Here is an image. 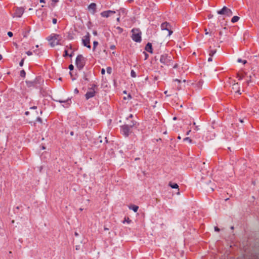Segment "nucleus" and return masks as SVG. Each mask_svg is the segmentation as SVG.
<instances>
[{
  "instance_id": "7",
  "label": "nucleus",
  "mask_w": 259,
  "mask_h": 259,
  "mask_svg": "<svg viewBox=\"0 0 259 259\" xmlns=\"http://www.w3.org/2000/svg\"><path fill=\"white\" fill-rule=\"evenodd\" d=\"M95 55L100 59H105L107 57V52L105 49L100 48L95 53Z\"/></svg>"
},
{
  "instance_id": "47",
  "label": "nucleus",
  "mask_w": 259,
  "mask_h": 259,
  "mask_svg": "<svg viewBox=\"0 0 259 259\" xmlns=\"http://www.w3.org/2000/svg\"><path fill=\"white\" fill-rule=\"evenodd\" d=\"M93 34H94V35H97V31H93Z\"/></svg>"
},
{
  "instance_id": "49",
  "label": "nucleus",
  "mask_w": 259,
  "mask_h": 259,
  "mask_svg": "<svg viewBox=\"0 0 259 259\" xmlns=\"http://www.w3.org/2000/svg\"><path fill=\"white\" fill-rule=\"evenodd\" d=\"M39 2L41 3H46L45 0H39Z\"/></svg>"
},
{
  "instance_id": "22",
  "label": "nucleus",
  "mask_w": 259,
  "mask_h": 259,
  "mask_svg": "<svg viewBox=\"0 0 259 259\" xmlns=\"http://www.w3.org/2000/svg\"><path fill=\"white\" fill-rule=\"evenodd\" d=\"M133 117V115L132 114H130L128 117L127 118V122L126 123H132V121H134L133 120H131V121H129L130 118H132Z\"/></svg>"
},
{
  "instance_id": "59",
  "label": "nucleus",
  "mask_w": 259,
  "mask_h": 259,
  "mask_svg": "<svg viewBox=\"0 0 259 259\" xmlns=\"http://www.w3.org/2000/svg\"><path fill=\"white\" fill-rule=\"evenodd\" d=\"M119 20H120V18H117V21H119Z\"/></svg>"
},
{
  "instance_id": "48",
  "label": "nucleus",
  "mask_w": 259,
  "mask_h": 259,
  "mask_svg": "<svg viewBox=\"0 0 259 259\" xmlns=\"http://www.w3.org/2000/svg\"><path fill=\"white\" fill-rule=\"evenodd\" d=\"M191 131L190 130H189L187 132L186 135H189L190 134V133Z\"/></svg>"
},
{
  "instance_id": "19",
  "label": "nucleus",
  "mask_w": 259,
  "mask_h": 259,
  "mask_svg": "<svg viewBox=\"0 0 259 259\" xmlns=\"http://www.w3.org/2000/svg\"><path fill=\"white\" fill-rule=\"evenodd\" d=\"M239 17H238V16H234L232 18L231 22L232 23H235V22H237L239 20Z\"/></svg>"
},
{
  "instance_id": "54",
  "label": "nucleus",
  "mask_w": 259,
  "mask_h": 259,
  "mask_svg": "<svg viewBox=\"0 0 259 259\" xmlns=\"http://www.w3.org/2000/svg\"><path fill=\"white\" fill-rule=\"evenodd\" d=\"M238 77H239V80H241L242 79V77H241V76H238Z\"/></svg>"
},
{
  "instance_id": "14",
  "label": "nucleus",
  "mask_w": 259,
  "mask_h": 259,
  "mask_svg": "<svg viewBox=\"0 0 259 259\" xmlns=\"http://www.w3.org/2000/svg\"><path fill=\"white\" fill-rule=\"evenodd\" d=\"M88 10L92 12V14H94L96 12V4L95 3H91L88 6Z\"/></svg>"
},
{
  "instance_id": "55",
  "label": "nucleus",
  "mask_w": 259,
  "mask_h": 259,
  "mask_svg": "<svg viewBox=\"0 0 259 259\" xmlns=\"http://www.w3.org/2000/svg\"><path fill=\"white\" fill-rule=\"evenodd\" d=\"M75 235L76 236H78V234L77 232H75Z\"/></svg>"
},
{
  "instance_id": "23",
  "label": "nucleus",
  "mask_w": 259,
  "mask_h": 259,
  "mask_svg": "<svg viewBox=\"0 0 259 259\" xmlns=\"http://www.w3.org/2000/svg\"><path fill=\"white\" fill-rule=\"evenodd\" d=\"M184 141L185 142H188L190 143H192V140L189 137H186V138H184Z\"/></svg>"
},
{
  "instance_id": "50",
  "label": "nucleus",
  "mask_w": 259,
  "mask_h": 259,
  "mask_svg": "<svg viewBox=\"0 0 259 259\" xmlns=\"http://www.w3.org/2000/svg\"><path fill=\"white\" fill-rule=\"evenodd\" d=\"M52 2H54L55 4L59 2V0H52Z\"/></svg>"
},
{
  "instance_id": "27",
  "label": "nucleus",
  "mask_w": 259,
  "mask_h": 259,
  "mask_svg": "<svg viewBox=\"0 0 259 259\" xmlns=\"http://www.w3.org/2000/svg\"><path fill=\"white\" fill-rule=\"evenodd\" d=\"M25 72L24 70H22L20 72V75L22 77H24L25 76Z\"/></svg>"
},
{
  "instance_id": "63",
  "label": "nucleus",
  "mask_w": 259,
  "mask_h": 259,
  "mask_svg": "<svg viewBox=\"0 0 259 259\" xmlns=\"http://www.w3.org/2000/svg\"><path fill=\"white\" fill-rule=\"evenodd\" d=\"M240 121L241 122H243V120H242V119H240Z\"/></svg>"
},
{
  "instance_id": "4",
  "label": "nucleus",
  "mask_w": 259,
  "mask_h": 259,
  "mask_svg": "<svg viewBox=\"0 0 259 259\" xmlns=\"http://www.w3.org/2000/svg\"><path fill=\"white\" fill-rule=\"evenodd\" d=\"M85 63V59L82 55H79L77 56L75 60L76 67L79 70L83 68Z\"/></svg>"
},
{
  "instance_id": "51",
  "label": "nucleus",
  "mask_w": 259,
  "mask_h": 259,
  "mask_svg": "<svg viewBox=\"0 0 259 259\" xmlns=\"http://www.w3.org/2000/svg\"><path fill=\"white\" fill-rule=\"evenodd\" d=\"M36 106H33L32 107L30 108V109H36Z\"/></svg>"
},
{
  "instance_id": "34",
  "label": "nucleus",
  "mask_w": 259,
  "mask_h": 259,
  "mask_svg": "<svg viewBox=\"0 0 259 259\" xmlns=\"http://www.w3.org/2000/svg\"><path fill=\"white\" fill-rule=\"evenodd\" d=\"M73 68H74V66L73 65L71 64L69 66V69H70V70H72L73 69Z\"/></svg>"
},
{
  "instance_id": "41",
  "label": "nucleus",
  "mask_w": 259,
  "mask_h": 259,
  "mask_svg": "<svg viewBox=\"0 0 259 259\" xmlns=\"http://www.w3.org/2000/svg\"><path fill=\"white\" fill-rule=\"evenodd\" d=\"M214 230L215 231L219 232L220 231V229L219 228H218L217 227H214Z\"/></svg>"
},
{
  "instance_id": "1",
  "label": "nucleus",
  "mask_w": 259,
  "mask_h": 259,
  "mask_svg": "<svg viewBox=\"0 0 259 259\" xmlns=\"http://www.w3.org/2000/svg\"><path fill=\"white\" fill-rule=\"evenodd\" d=\"M62 39V37L60 35L55 33L51 34L48 38V40L52 47L60 45Z\"/></svg>"
},
{
  "instance_id": "57",
  "label": "nucleus",
  "mask_w": 259,
  "mask_h": 259,
  "mask_svg": "<svg viewBox=\"0 0 259 259\" xmlns=\"http://www.w3.org/2000/svg\"><path fill=\"white\" fill-rule=\"evenodd\" d=\"M3 58L2 56L0 54V60Z\"/></svg>"
},
{
  "instance_id": "28",
  "label": "nucleus",
  "mask_w": 259,
  "mask_h": 259,
  "mask_svg": "<svg viewBox=\"0 0 259 259\" xmlns=\"http://www.w3.org/2000/svg\"><path fill=\"white\" fill-rule=\"evenodd\" d=\"M111 71H112V69L111 67H107V71L108 73L110 74L111 73Z\"/></svg>"
},
{
  "instance_id": "62",
  "label": "nucleus",
  "mask_w": 259,
  "mask_h": 259,
  "mask_svg": "<svg viewBox=\"0 0 259 259\" xmlns=\"http://www.w3.org/2000/svg\"><path fill=\"white\" fill-rule=\"evenodd\" d=\"M133 1V0H128V1L129 2H132Z\"/></svg>"
},
{
  "instance_id": "11",
  "label": "nucleus",
  "mask_w": 259,
  "mask_h": 259,
  "mask_svg": "<svg viewBox=\"0 0 259 259\" xmlns=\"http://www.w3.org/2000/svg\"><path fill=\"white\" fill-rule=\"evenodd\" d=\"M24 12V9L22 7H17L15 10V13L13 14V17L20 18Z\"/></svg>"
},
{
  "instance_id": "3",
  "label": "nucleus",
  "mask_w": 259,
  "mask_h": 259,
  "mask_svg": "<svg viewBox=\"0 0 259 259\" xmlns=\"http://www.w3.org/2000/svg\"><path fill=\"white\" fill-rule=\"evenodd\" d=\"M136 123V121H132V123H126L121 127V132L126 137L128 136L130 132V128L133 127Z\"/></svg>"
},
{
  "instance_id": "53",
  "label": "nucleus",
  "mask_w": 259,
  "mask_h": 259,
  "mask_svg": "<svg viewBox=\"0 0 259 259\" xmlns=\"http://www.w3.org/2000/svg\"><path fill=\"white\" fill-rule=\"evenodd\" d=\"M177 67H178L177 64H175V65L174 66V67H174V68H177Z\"/></svg>"
},
{
  "instance_id": "13",
  "label": "nucleus",
  "mask_w": 259,
  "mask_h": 259,
  "mask_svg": "<svg viewBox=\"0 0 259 259\" xmlns=\"http://www.w3.org/2000/svg\"><path fill=\"white\" fill-rule=\"evenodd\" d=\"M115 13V11L109 10L102 12L101 13V15L103 17L107 18L110 16V14H114Z\"/></svg>"
},
{
  "instance_id": "17",
  "label": "nucleus",
  "mask_w": 259,
  "mask_h": 259,
  "mask_svg": "<svg viewBox=\"0 0 259 259\" xmlns=\"http://www.w3.org/2000/svg\"><path fill=\"white\" fill-rule=\"evenodd\" d=\"M139 207L135 205H132L129 206V209L133 210L135 212H136L138 210Z\"/></svg>"
},
{
  "instance_id": "36",
  "label": "nucleus",
  "mask_w": 259,
  "mask_h": 259,
  "mask_svg": "<svg viewBox=\"0 0 259 259\" xmlns=\"http://www.w3.org/2000/svg\"><path fill=\"white\" fill-rule=\"evenodd\" d=\"M8 35H9V36L12 37L13 36V33L11 31H9L8 32Z\"/></svg>"
},
{
  "instance_id": "44",
  "label": "nucleus",
  "mask_w": 259,
  "mask_h": 259,
  "mask_svg": "<svg viewBox=\"0 0 259 259\" xmlns=\"http://www.w3.org/2000/svg\"><path fill=\"white\" fill-rule=\"evenodd\" d=\"M36 120L39 122H41V119L40 117H37Z\"/></svg>"
},
{
  "instance_id": "26",
  "label": "nucleus",
  "mask_w": 259,
  "mask_h": 259,
  "mask_svg": "<svg viewBox=\"0 0 259 259\" xmlns=\"http://www.w3.org/2000/svg\"><path fill=\"white\" fill-rule=\"evenodd\" d=\"M131 74L132 77H136V72L133 70H132L131 71Z\"/></svg>"
},
{
  "instance_id": "18",
  "label": "nucleus",
  "mask_w": 259,
  "mask_h": 259,
  "mask_svg": "<svg viewBox=\"0 0 259 259\" xmlns=\"http://www.w3.org/2000/svg\"><path fill=\"white\" fill-rule=\"evenodd\" d=\"M169 186L172 189H178L179 188L178 185L176 183H169Z\"/></svg>"
},
{
  "instance_id": "20",
  "label": "nucleus",
  "mask_w": 259,
  "mask_h": 259,
  "mask_svg": "<svg viewBox=\"0 0 259 259\" xmlns=\"http://www.w3.org/2000/svg\"><path fill=\"white\" fill-rule=\"evenodd\" d=\"M98 45V41H94L93 42V51H96V47H97Z\"/></svg>"
},
{
  "instance_id": "29",
  "label": "nucleus",
  "mask_w": 259,
  "mask_h": 259,
  "mask_svg": "<svg viewBox=\"0 0 259 259\" xmlns=\"http://www.w3.org/2000/svg\"><path fill=\"white\" fill-rule=\"evenodd\" d=\"M116 29L118 30L119 33H121L123 31V29L120 27H117Z\"/></svg>"
},
{
  "instance_id": "6",
  "label": "nucleus",
  "mask_w": 259,
  "mask_h": 259,
  "mask_svg": "<svg viewBox=\"0 0 259 259\" xmlns=\"http://www.w3.org/2000/svg\"><path fill=\"white\" fill-rule=\"evenodd\" d=\"M217 13L224 15L225 17H230L233 15L232 10L226 6H224L221 10L218 11Z\"/></svg>"
},
{
  "instance_id": "15",
  "label": "nucleus",
  "mask_w": 259,
  "mask_h": 259,
  "mask_svg": "<svg viewBox=\"0 0 259 259\" xmlns=\"http://www.w3.org/2000/svg\"><path fill=\"white\" fill-rule=\"evenodd\" d=\"M145 50L147 51V52L150 53H152L153 51H152V44L150 42H148L146 47H145Z\"/></svg>"
},
{
  "instance_id": "5",
  "label": "nucleus",
  "mask_w": 259,
  "mask_h": 259,
  "mask_svg": "<svg viewBox=\"0 0 259 259\" xmlns=\"http://www.w3.org/2000/svg\"><path fill=\"white\" fill-rule=\"evenodd\" d=\"M132 36L133 40L136 42H140L141 41V32L138 29H133L132 30Z\"/></svg>"
},
{
  "instance_id": "52",
  "label": "nucleus",
  "mask_w": 259,
  "mask_h": 259,
  "mask_svg": "<svg viewBox=\"0 0 259 259\" xmlns=\"http://www.w3.org/2000/svg\"><path fill=\"white\" fill-rule=\"evenodd\" d=\"M251 82V81L250 80H247V81H246V83H247V84L248 85V84H249V82Z\"/></svg>"
},
{
  "instance_id": "61",
  "label": "nucleus",
  "mask_w": 259,
  "mask_h": 259,
  "mask_svg": "<svg viewBox=\"0 0 259 259\" xmlns=\"http://www.w3.org/2000/svg\"><path fill=\"white\" fill-rule=\"evenodd\" d=\"M25 114H26V115H28V111L26 112H25Z\"/></svg>"
},
{
  "instance_id": "10",
  "label": "nucleus",
  "mask_w": 259,
  "mask_h": 259,
  "mask_svg": "<svg viewBox=\"0 0 259 259\" xmlns=\"http://www.w3.org/2000/svg\"><path fill=\"white\" fill-rule=\"evenodd\" d=\"M96 86L93 85L92 88H90L87 93L85 94V98L88 100L91 98L93 97L95 95V88Z\"/></svg>"
},
{
  "instance_id": "12",
  "label": "nucleus",
  "mask_w": 259,
  "mask_h": 259,
  "mask_svg": "<svg viewBox=\"0 0 259 259\" xmlns=\"http://www.w3.org/2000/svg\"><path fill=\"white\" fill-rule=\"evenodd\" d=\"M232 91L235 93H238L239 95L241 94L240 93V87L238 83H235L232 85Z\"/></svg>"
},
{
  "instance_id": "9",
  "label": "nucleus",
  "mask_w": 259,
  "mask_h": 259,
  "mask_svg": "<svg viewBox=\"0 0 259 259\" xmlns=\"http://www.w3.org/2000/svg\"><path fill=\"white\" fill-rule=\"evenodd\" d=\"M82 42L84 46L87 47L89 49H91V46L90 45V34L89 32H87L82 38Z\"/></svg>"
},
{
  "instance_id": "56",
  "label": "nucleus",
  "mask_w": 259,
  "mask_h": 259,
  "mask_svg": "<svg viewBox=\"0 0 259 259\" xmlns=\"http://www.w3.org/2000/svg\"><path fill=\"white\" fill-rule=\"evenodd\" d=\"M108 230L109 229L107 228H105V227L104 228V230L107 231V230Z\"/></svg>"
},
{
  "instance_id": "25",
  "label": "nucleus",
  "mask_w": 259,
  "mask_h": 259,
  "mask_svg": "<svg viewBox=\"0 0 259 259\" xmlns=\"http://www.w3.org/2000/svg\"><path fill=\"white\" fill-rule=\"evenodd\" d=\"M125 222H126L128 224H130L131 222V220L128 218H125L124 219V220L123 221V223H125Z\"/></svg>"
},
{
  "instance_id": "8",
  "label": "nucleus",
  "mask_w": 259,
  "mask_h": 259,
  "mask_svg": "<svg viewBox=\"0 0 259 259\" xmlns=\"http://www.w3.org/2000/svg\"><path fill=\"white\" fill-rule=\"evenodd\" d=\"M161 30L165 31V35L167 36H169L172 33V31L170 29V25L167 22H164L161 25Z\"/></svg>"
},
{
  "instance_id": "45",
  "label": "nucleus",
  "mask_w": 259,
  "mask_h": 259,
  "mask_svg": "<svg viewBox=\"0 0 259 259\" xmlns=\"http://www.w3.org/2000/svg\"><path fill=\"white\" fill-rule=\"evenodd\" d=\"M115 46L113 45L110 47L111 49L114 50L115 49Z\"/></svg>"
},
{
  "instance_id": "39",
  "label": "nucleus",
  "mask_w": 259,
  "mask_h": 259,
  "mask_svg": "<svg viewBox=\"0 0 259 259\" xmlns=\"http://www.w3.org/2000/svg\"><path fill=\"white\" fill-rule=\"evenodd\" d=\"M105 73V70L104 68L102 69V70H101L102 74H104Z\"/></svg>"
},
{
  "instance_id": "32",
  "label": "nucleus",
  "mask_w": 259,
  "mask_h": 259,
  "mask_svg": "<svg viewBox=\"0 0 259 259\" xmlns=\"http://www.w3.org/2000/svg\"><path fill=\"white\" fill-rule=\"evenodd\" d=\"M69 100H56L57 102H59L60 103H65L66 102H68Z\"/></svg>"
},
{
  "instance_id": "38",
  "label": "nucleus",
  "mask_w": 259,
  "mask_h": 259,
  "mask_svg": "<svg viewBox=\"0 0 259 259\" xmlns=\"http://www.w3.org/2000/svg\"><path fill=\"white\" fill-rule=\"evenodd\" d=\"M174 81L177 82L178 83H180L181 82V80L178 79H176Z\"/></svg>"
},
{
  "instance_id": "16",
  "label": "nucleus",
  "mask_w": 259,
  "mask_h": 259,
  "mask_svg": "<svg viewBox=\"0 0 259 259\" xmlns=\"http://www.w3.org/2000/svg\"><path fill=\"white\" fill-rule=\"evenodd\" d=\"M36 49L33 50V52L37 55V56H40L41 55V52L40 50H37V48H38V45L35 46Z\"/></svg>"
},
{
  "instance_id": "33",
  "label": "nucleus",
  "mask_w": 259,
  "mask_h": 259,
  "mask_svg": "<svg viewBox=\"0 0 259 259\" xmlns=\"http://www.w3.org/2000/svg\"><path fill=\"white\" fill-rule=\"evenodd\" d=\"M26 54L28 55V56H31L32 55V52H31V51H27L26 52Z\"/></svg>"
},
{
  "instance_id": "35",
  "label": "nucleus",
  "mask_w": 259,
  "mask_h": 259,
  "mask_svg": "<svg viewBox=\"0 0 259 259\" xmlns=\"http://www.w3.org/2000/svg\"><path fill=\"white\" fill-rule=\"evenodd\" d=\"M57 21V19H56V18H53V19L52 22H53V23L54 24H56Z\"/></svg>"
},
{
  "instance_id": "43",
  "label": "nucleus",
  "mask_w": 259,
  "mask_h": 259,
  "mask_svg": "<svg viewBox=\"0 0 259 259\" xmlns=\"http://www.w3.org/2000/svg\"><path fill=\"white\" fill-rule=\"evenodd\" d=\"M74 93H76V94H78V90L77 89H75L74 91Z\"/></svg>"
},
{
  "instance_id": "2",
  "label": "nucleus",
  "mask_w": 259,
  "mask_h": 259,
  "mask_svg": "<svg viewBox=\"0 0 259 259\" xmlns=\"http://www.w3.org/2000/svg\"><path fill=\"white\" fill-rule=\"evenodd\" d=\"M172 57L167 54L162 55L160 57V62L162 64L161 67L164 66H169L172 65Z\"/></svg>"
},
{
  "instance_id": "31",
  "label": "nucleus",
  "mask_w": 259,
  "mask_h": 259,
  "mask_svg": "<svg viewBox=\"0 0 259 259\" xmlns=\"http://www.w3.org/2000/svg\"><path fill=\"white\" fill-rule=\"evenodd\" d=\"M24 61V59L21 60V61H20V62L19 63V65H20V66H22L23 65Z\"/></svg>"
},
{
  "instance_id": "37",
  "label": "nucleus",
  "mask_w": 259,
  "mask_h": 259,
  "mask_svg": "<svg viewBox=\"0 0 259 259\" xmlns=\"http://www.w3.org/2000/svg\"><path fill=\"white\" fill-rule=\"evenodd\" d=\"M68 51L67 50L65 51V54L64 55V57H66L67 56H68Z\"/></svg>"
},
{
  "instance_id": "58",
  "label": "nucleus",
  "mask_w": 259,
  "mask_h": 259,
  "mask_svg": "<svg viewBox=\"0 0 259 259\" xmlns=\"http://www.w3.org/2000/svg\"><path fill=\"white\" fill-rule=\"evenodd\" d=\"M176 119H177V117H174L173 118V120H176Z\"/></svg>"
},
{
  "instance_id": "64",
  "label": "nucleus",
  "mask_w": 259,
  "mask_h": 259,
  "mask_svg": "<svg viewBox=\"0 0 259 259\" xmlns=\"http://www.w3.org/2000/svg\"><path fill=\"white\" fill-rule=\"evenodd\" d=\"M178 138L179 139H181V137H180V136H179V137H178Z\"/></svg>"
},
{
  "instance_id": "60",
  "label": "nucleus",
  "mask_w": 259,
  "mask_h": 259,
  "mask_svg": "<svg viewBox=\"0 0 259 259\" xmlns=\"http://www.w3.org/2000/svg\"><path fill=\"white\" fill-rule=\"evenodd\" d=\"M167 91H165V92H164V93L165 95H166V94H167Z\"/></svg>"
},
{
  "instance_id": "24",
  "label": "nucleus",
  "mask_w": 259,
  "mask_h": 259,
  "mask_svg": "<svg viewBox=\"0 0 259 259\" xmlns=\"http://www.w3.org/2000/svg\"><path fill=\"white\" fill-rule=\"evenodd\" d=\"M237 62L239 63H242L243 64H246L247 62L246 60H242L241 59H238L237 60Z\"/></svg>"
},
{
  "instance_id": "21",
  "label": "nucleus",
  "mask_w": 259,
  "mask_h": 259,
  "mask_svg": "<svg viewBox=\"0 0 259 259\" xmlns=\"http://www.w3.org/2000/svg\"><path fill=\"white\" fill-rule=\"evenodd\" d=\"M216 50H210L209 53V56L212 57L216 53Z\"/></svg>"
},
{
  "instance_id": "46",
  "label": "nucleus",
  "mask_w": 259,
  "mask_h": 259,
  "mask_svg": "<svg viewBox=\"0 0 259 259\" xmlns=\"http://www.w3.org/2000/svg\"><path fill=\"white\" fill-rule=\"evenodd\" d=\"M194 129H195V130H196V131H198V130H199V127H198V126H196L195 127V128H194Z\"/></svg>"
},
{
  "instance_id": "40",
  "label": "nucleus",
  "mask_w": 259,
  "mask_h": 259,
  "mask_svg": "<svg viewBox=\"0 0 259 259\" xmlns=\"http://www.w3.org/2000/svg\"><path fill=\"white\" fill-rule=\"evenodd\" d=\"M204 31H205V34L206 35H207V34H209V32L207 31V29H206V28H205V29H204Z\"/></svg>"
},
{
  "instance_id": "42",
  "label": "nucleus",
  "mask_w": 259,
  "mask_h": 259,
  "mask_svg": "<svg viewBox=\"0 0 259 259\" xmlns=\"http://www.w3.org/2000/svg\"><path fill=\"white\" fill-rule=\"evenodd\" d=\"M212 57L210 56L208 59V62H210V61H212Z\"/></svg>"
},
{
  "instance_id": "30",
  "label": "nucleus",
  "mask_w": 259,
  "mask_h": 259,
  "mask_svg": "<svg viewBox=\"0 0 259 259\" xmlns=\"http://www.w3.org/2000/svg\"><path fill=\"white\" fill-rule=\"evenodd\" d=\"M144 55H145V60H146L147 59V58H148L149 57V55L148 54H147L146 53H145V52H143Z\"/></svg>"
}]
</instances>
